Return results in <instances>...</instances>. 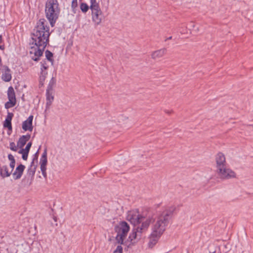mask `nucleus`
Instances as JSON below:
<instances>
[{
	"label": "nucleus",
	"instance_id": "f257e3e1",
	"mask_svg": "<svg viewBox=\"0 0 253 253\" xmlns=\"http://www.w3.org/2000/svg\"><path fill=\"white\" fill-rule=\"evenodd\" d=\"M175 210V207H170L158 216L157 221L152 226V232L150 235V241L148 243L150 248H153L157 243L166 230V227L169 223V219L172 217Z\"/></svg>",
	"mask_w": 253,
	"mask_h": 253
},
{
	"label": "nucleus",
	"instance_id": "f03ea898",
	"mask_svg": "<svg viewBox=\"0 0 253 253\" xmlns=\"http://www.w3.org/2000/svg\"><path fill=\"white\" fill-rule=\"evenodd\" d=\"M45 22L44 19H40L31 34L33 36L32 44H34L37 47L43 46V48H45L49 44L50 34L49 27L45 24Z\"/></svg>",
	"mask_w": 253,
	"mask_h": 253
},
{
	"label": "nucleus",
	"instance_id": "7ed1b4c3",
	"mask_svg": "<svg viewBox=\"0 0 253 253\" xmlns=\"http://www.w3.org/2000/svg\"><path fill=\"white\" fill-rule=\"evenodd\" d=\"M45 22L44 19H40L31 34L33 36L32 44H34L37 47L43 46V48H45L49 44L50 34L49 27L45 24Z\"/></svg>",
	"mask_w": 253,
	"mask_h": 253
},
{
	"label": "nucleus",
	"instance_id": "20e7f679",
	"mask_svg": "<svg viewBox=\"0 0 253 253\" xmlns=\"http://www.w3.org/2000/svg\"><path fill=\"white\" fill-rule=\"evenodd\" d=\"M145 218V217L144 216L139 214L138 209L128 211L126 218V220L133 224L134 227H136L142 222L140 226L139 225L136 227L139 230V232L146 231L150 224L154 221V219L152 217H149L145 221L142 222Z\"/></svg>",
	"mask_w": 253,
	"mask_h": 253
},
{
	"label": "nucleus",
	"instance_id": "39448f33",
	"mask_svg": "<svg viewBox=\"0 0 253 253\" xmlns=\"http://www.w3.org/2000/svg\"><path fill=\"white\" fill-rule=\"evenodd\" d=\"M218 173L222 179H230L236 177L235 172L230 169L225 167V157L224 155L219 152L215 158Z\"/></svg>",
	"mask_w": 253,
	"mask_h": 253
},
{
	"label": "nucleus",
	"instance_id": "423d86ee",
	"mask_svg": "<svg viewBox=\"0 0 253 253\" xmlns=\"http://www.w3.org/2000/svg\"><path fill=\"white\" fill-rule=\"evenodd\" d=\"M130 230L129 224L126 221H121L114 226V231L117 233L115 240L120 245H127V241H125Z\"/></svg>",
	"mask_w": 253,
	"mask_h": 253
},
{
	"label": "nucleus",
	"instance_id": "0eeeda50",
	"mask_svg": "<svg viewBox=\"0 0 253 253\" xmlns=\"http://www.w3.org/2000/svg\"><path fill=\"white\" fill-rule=\"evenodd\" d=\"M60 11V7L45 9V16L52 27L54 26L56 21L58 18Z\"/></svg>",
	"mask_w": 253,
	"mask_h": 253
},
{
	"label": "nucleus",
	"instance_id": "6e6552de",
	"mask_svg": "<svg viewBox=\"0 0 253 253\" xmlns=\"http://www.w3.org/2000/svg\"><path fill=\"white\" fill-rule=\"evenodd\" d=\"M139 232V230L136 227H134L132 229L131 232L129 234L127 239L126 241H127V245L126 246L127 247H129L131 245H133L138 241L137 239V235L138 232Z\"/></svg>",
	"mask_w": 253,
	"mask_h": 253
},
{
	"label": "nucleus",
	"instance_id": "1a4fd4ad",
	"mask_svg": "<svg viewBox=\"0 0 253 253\" xmlns=\"http://www.w3.org/2000/svg\"><path fill=\"white\" fill-rule=\"evenodd\" d=\"M2 74L1 75V79L5 82H9L12 79L11 71L10 69L6 65H2Z\"/></svg>",
	"mask_w": 253,
	"mask_h": 253
},
{
	"label": "nucleus",
	"instance_id": "9d476101",
	"mask_svg": "<svg viewBox=\"0 0 253 253\" xmlns=\"http://www.w3.org/2000/svg\"><path fill=\"white\" fill-rule=\"evenodd\" d=\"M34 116L33 115H30L27 118V119L24 121L22 125V129L25 131H32L33 129V120Z\"/></svg>",
	"mask_w": 253,
	"mask_h": 253
},
{
	"label": "nucleus",
	"instance_id": "9b49d317",
	"mask_svg": "<svg viewBox=\"0 0 253 253\" xmlns=\"http://www.w3.org/2000/svg\"><path fill=\"white\" fill-rule=\"evenodd\" d=\"M25 169V166L24 165H23L22 164H20L19 165H18L16 167L14 172L12 174L13 176V179L14 180H17V179H20L21 177V176L23 173Z\"/></svg>",
	"mask_w": 253,
	"mask_h": 253
},
{
	"label": "nucleus",
	"instance_id": "f8f14e48",
	"mask_svg": "<svg viewBox=\"0 0 253 253\" xmlns=\"http://www.w3.org/2000/svg\"><path fill=\"white\" fill-rule=\"evenodd\" d=\"M14 116V114L12 113H10L8 111L7 115L5 118V121L3 122V126L4 128H6L8 130H12V126L11 124V121Z\"/></svg>",
	"mask_w": 253,
	"mask_h": 253
},
{
	"label": "nucleus",
	"instance_id": "ddd939ff",
	"mask_svg": "<svg viewBox=\"0 0 253 253\" xmlns=\"http://www.w3.org/2000/svg\"><path fill=\"white\" fill-rule=\"evenodd\" d=\"M104 16L102 15V12L101 10H100L99 12L95 11L92 12V21L95 23V24H100Z\"/></svg>",
	"mask_w": 253,
	"mask_h": 253
},
{
	"label": "nucleus",
	"instance_id": "4468645a",
	"mask_svg": "<svg viewBox=\"0 0 253 253\" xmlns=\"http://www.w3.org/2000/svg\"><path fill=\"white\" fill-rule=\"evenodd\" d=\"M37 47L35 48V52L34 53V56L32 57V59L34 61L38 62L40 60V58L43 55V51L45 48H43V46Z\"/></svg>",
	"mask_w": 253,
	"mask_h": 253
},
{
	"label": "nucleus",
	"instance_id": "2eb2a0df",
	"mask_svg": "<svg viewBox=\"0 0 253 253\" xmlns=\"http://www.w3.org/2000/svg\"><path fill=\"white\" fill-rule=\"evenodd\" d=\"M30 137L31 135L29 134L21 136L17 141V147L20 148H23L26 144L27 142L29 141Z\"/></svg>",
	"mask_w": 253,
	"mask_h": 253
},
{
	"label": "nucleus",
	"instance_id": "dca6fc26",
	"mask_svg": "<svg viewBox=\"0 0 253 253\" xmlns=\"http://www.w3.org/2000/svg\"><path fill=\"white\" fill-rule=\"evenodd\" d=\"M53 90H46V108H47L51 105L54 100Z\"/></svg>",
	"mask_w": 253,
	"mask_h": 253
},
{
	"label": "nucleus",
	"instance_id": "f3484780",
	"mask_svg": "<svg viewBox=\"0 0 253 253\" xmlns=\"http://www.w3.org/2000/svg\"><path fill=\"white\" fill-rule=\"evenodd\" d=\"M12 173V171H9L8 167L6 165H4L2 167H0V175L2 178L9 177Z\"/></svg>",
	"mask_w": 253,
	"mask_h": 253
},
{
	"label": "nucleus",
	"instance_id": "a211bd4d",
	"mask_svg": "<svg viewBox=\"0 0 253 253\" xmlns=\"http://www.w3.org/2000/svg\"><path fill=\"white\" fill-rule=\"evenodd\" d=\"M37 165L34 167V168H28L27 169V176L28 179H30V184H31L34 180L35 174L36 172V169L37 168Z\"/></svg>",
	"mask_w": 253,
	"mask_h": 253
},
{
	"label": "nucleus",
	"instance_id": "6ab92c4d",
	"mask_svg": "<svg viewBox=\"0 0 253 253\" xmlns=\"http://www.w3.org/2000/svg\"><path fill=\"white\" fill-rule=\"evenodd\" d=\"M57 0H47L45 3V9L51 8H59Z\"/></svg>",
	"mask_w": 253,
	"mask_h": 253
},
{
	"label": "nucleus",
	"instance_id": "aec40b11",
	"mask_svg": "<svg viewBox=\"0 0 253 253\" xmlns=\"http://www.w3.org/2000/svg\"><path fill=\"white\" fill-rule=\"evenodd\" d=\"M89 8L91 9L92 12L95 11L99 12L100 10H101L99 3L96 1V0H90Z\"/></svg>",
	"mask_w": 253,
	"mask_h": 253
},
{
	"label": "nucleus",
	"instance_id": "412c9836",
	"mask_svg": "<svg viewBox=\"0 0 253 253\" xmlns=\"http://www.w3.org/2000/svg\"><path fill=\"white\" fill-rule=\"evenodd\" d=\"M166 48H162L153 52L152 53V58L156 59V58L162 57L166 52Z\"/></svg>",
	"mask_w": 253,
	"mask_h": 253
},
{
	"label": "nucleus",
	"instance_id": "4be33fe9",
	"mask_svg": "<svg viewBox=\"0 0 253 253\" xmlns=\"http://www.w3.org/2000/svg\"><path fill=\"white\" fill-rule=\"evenodd\" d=\"M7 97L8 99L16 101L15 93L14 88L12 86H10L8 88Z\"/></svg>",
	"mask_w": 253,
	"mask_h": 253
},
{
	"label": "nucleus",
	"instance_id": "5701e85b",
	"mask_svg": "<svg viewBox=\"0 0 253 253\" xmlns=\"http://www.w3.org/2000/svg\"><path fill=\"white\" fill-rule=\"evenodd\" d=\"M45 55L46 59L49 62H51V64L53 65L54 62L53 54L52 52L49 50H46L45 51Z\"/></svg>",
	"mask_w": 253,
	"mask_h": 253
},
{
	"label": "nucleus",
	"instance_id": "b1692460",
	"mask_svg": "<svg viewBox=\"0 0 253 253\" xmlns=\"http://www.w3.org/2000/svg\"><path fill=\"white\" fill-rule=\"evenodd\" d=\"M56 83V79L54 77H52L48 83L46 90H53V87L55 86Z\"/></svg>",
	"mask_w": 253,
	"mask_h": 253
},
{
	"label": "nucleus",
	"instance_id": "393cba45",
	"mask_svg": "<svg viewBox=\"0 0 253 253\" xmlns=\"http://www.w3.org/2000/svg\"><path fill=\"white\" fill-rule=\"evenodd\" d=\"M8 100V101L6 102L4 104V107L7 109L15 106L16 104V101Z\"/></svg>",
	"mask_w": 253,
	"mask_h": 253
},
{
	"label": "nucleus",
	"instance_id": "a878e982",
	"mask_svg": "<svg viewBox=\"0 0 253 253\" xmlns=\"http://www.w3.org/2000/svg\"><path fill=\"white\" fill-rule=\"evenodd\" d=\"M80 9L82 12L85 13L89 9V6L85 2H82L80 4Z\"/></svg>",
	"mask_w": 253,
	"mask_h": 253
},
{
	"label": "nucleus",
	"instance_id": "bb28decb",
	"mask_svg": "<svg viewBox=\"0 0 253 253\" xmlns=\"http://www.w3.org/2000/svg\"><path fill=\"white\" fill-rule=\"evenodd\" d=\"M41 70H47L48 68V66L47 65L46 62L45 60H42L41 62Z\"/></svg>",
	"mask_w": 253,
	"mask_h": 253
},
{
	"label": "nucleus",
	"instance_id": "cd10ccee",
	"mask_svg": "<svg viewBox=\"0 0 253 253\" xmlns=\"http://www.w3.org/2000/svg\"><path fill=\"white\" fill-rule=\"evenodd\" d=\"M10 145V149L13 151L16 152L18 150L17 146L15 145V144L14 142H11L9 144Z\"/></svg>",
	"mask_w": 253,
	"mask_h": 253
},
{
	"label": "nucleus",
	"instance_id": "c85d7f7f",
	"mask_svg": "<svg viewBox=\"0 0 253 253\" xmlns=\"http://www.w3.org/2000/svg\"><path fill=\"white\" fill-rule=\"evenodd\" d=\"M40 148H41V146L39 147V148L38 150V151H37V152L33 156V161H36V165H37L38 162V157H39V151Z\"/></svg>",
	"mask_w": 253,
	"mask_h": 253
},
{
	"label": "nucleus",
	"instance_id": "c756f323",
	"mask_svg": "<svg viewBox=\"0 0 253 253\" xmlns=\"http://www.w3.org/2000/svg\"><path fill=\"white\" fill-rule=\"evenodd\" d=\"M123 247L121 246V245H118L117 247V248L114 251L113 253H123Z\"/></svg>",
	"mask_w": 253,
	"mask_h": 253
},
{
	"label": "nucleus",
	"instance_id": "7c9ffc66",
	"mask_svg": "<svg viewBox=\"0 0 253 253\" xmlns=\"http://www.w3.org/2000/svg\"><path fill=\"white\" fill-rule=\"evenodd\" d=\"M78 6V1L77 0H72L71 2V8L73 11H74L75 9Z\"/></svg>",
	"mask_w": 253,
	"mask_h": 253
},
{
	"label": "nucleus",
	"instance_id": "2f4dec72",
	"mask_svg": "<svg viewBox=\"0 0 253 253\" xmlns=\"http://www.w3.org/2000/svg\"><path fill=\"white\" fill-rule=\"evenodd\" d=\"M47 159L40 160L41 167H46Z\"/></svg>",
	"mask_w": 253,
	"mask_h": 253
},
{
	"label": "nucleus",
	"instance_id": "473e14b6",
	"mask_svg": "<svg viewBox=\"0 0 253 253\" xmlns=\"http://www.w3.org/2000/svg\"><path fill=\"white\" fill-rule=\"evenodd\" d=\"M41 170L42 171V174L43 175L44 178L46 179L47 178V174L46 172V167H41Z\"/></svg>",
	"mask_w": 253,
	"mask_h": 253
},
{
	"label": "nucleus",
	"instance_id": "72a5a7b5",
	"mask_svg": "<svg viewBox=\"0 0 253 253\" xmlns=\"http://www.w3.org/2000/svg\"><path fill=\"white\" fill-rule=\"evenodd\" d=\"M32 142L31 141L28 142L25 148H24L25 149V151L26 152H28L29 153L30 149H31V147L32 146Z\"/></svg>",
	"mask_w": 253,
	"mask_h": 253
},
{
	"label": "nucleus",
	"instance_id": "f704fd0d",
	"mask_svg": "<svg viewBox=\"0 0 253 253\" xmlns=\"http://www.w3.org/2000/svg\"><path fill=\"white\" fill-rule=\"evenodd\" d=\"M43 159H47V149L45 148L43 152L42 153V155L41 158L40 160H43Z\"/></svg>",
	"mask_w": 253,
	"mask_h": 253
},
{
	"label": "nucleus",
	"instance_id": "c9c22d12",
	"mask_svg": "<svg viewBox=\"0 0 253 253\" xmlns=\"http://www.w3.org/2000/svg\"><path fill=\"white\" fill-rule=\"evenodd\" d=\"M29 152H25V153H23V154H22V158L24 161H27L28 157Z\"/></svg>",
	"mask_w": 253,
	"mask_h": 253
},
{
	"label": "nucleus",
	"instance_id": "e433bc0d",
	"mask_svg": "<svg viewBox=\"0 0 253 253\" xmlns=\"http://www.w3.org/2000/svg\"><path fill=\"white\" fill-rule=\"evenodd\" d=\"M8 160L10 162H11V161H13V162L15 161V160L12 154H9L8 155Z\"/></svg>",
	"mask_w": 253,
	"mask_h": 253
},
{
	"label": "nucleus",
	"instance_id": "4c0bfd02",
	"mask_svg": "<svg viewBox=\"0 0 253 253\" xmlns=\"http://www.w3.org/2000/svg\"><path fill=\"white\" fill-rule=\"evenodd\" d=\"M15 161L14 162H13V161H11L10 162V164H9V166L11 168V171H13L14 167H15Z\"/></svg>",
	"mask_w": 253,
	"mask_h": 253
},
{
	"label": "nucleus",
	"instance_id": "58836bf2",
	"mask_svg": "<svg viewBox=\"0 0 253 253\" xmlns=\"http://www.w3.org/2000/svg\"><path fill=\"white\" fill-rule=\"evenodd\" d=\"M46 78V77L45 76H43V75H40L39 78V82H44Z\"/></svg>",
	"mask_w": 253,
	"mask_h": 253
},
{
	"label": "nucleus",
	"instance_id": "ea45409f",
	"mask_svg": "<svg viewBox=\"0 0 253 253\" xmlns=\"http://www.w3.org/2000/svg\"><path fill=\"white\" fill-rule=\"evenodd\" d=\"M47 74V71L44 70H41L40 75H43V76H45L46 77V75Z\"/></svg>",
	"mask_w": 253,
	"mask_h": 253
},
{
	"label": "nucleus",
	"instance_id": "a19ab883",
	"mask_svg": "<svg viewBox=\"0 0 253 253\" xmlns=\"http://www.w3.org/2000/svg\"><path fill=\"white\" fill-rule=\"evenodd\" d=\"M35 163H36V161H33V160H32V161L31 163L30 166L29 168H31L32 169L34 168V167L36 166V165H35Z\"/></svg>",
	"mask_w": 253,
	"mask_h": 253
},
{
	"label": "nucleus",
	"instance_id": "79ce46f5",
	"mask_svg": "<svg viewBox=\"0 0 253 253\" xmlns=\"http://www.w3.org/2000/svg\"><path fill=\"white\" fill-rule=\"evenodd\" d=\"M143 232H138V235H137V239H138V240H140V239L141 238V237H142V233Z\"/></svg>",
	"mask_w": 253,
	"mask_h": 253
},
{
	"label": "nucleus",
	"instance_id": "37998d69",
	"mask_svg": "<svg viewBox=\"0 0 253 253\" xmlns=\"http://www.w3.org/2000/svg\"><path fill=\"white\" fill-rule=\"evenodd\" d=\"M25 149L22 148H20V150L18 151V153L23 154V153H25Z\"/></svg>",
	"mask_w": 253,
	"mask_h": 253
},
{
	"label": "nucleus",
	"instance_id": "c03bdc74",
	"mask_svg": "<svg viewBox=\"0 0 253 253\" xmlns=\"http://www.w3.org/2000/svg\"><path fill=\"white\" fill-rule=\"evenodd\" d=\"M189 26L190 27H192L193 28V29H194V28H195V26L194 25V23L193 22H191L189 25Z\"/></svg>",
	"mask_w": 253,
	"mask_h": 253
},
{
	"label": "nucleus",
	"instance_id": "a18cd8bd",
	"mask_svg": "<svg viewBox=\"0 0 253 253\" xmlns=\"http://www.w3.org/2000/svg\"><path fill=\"white\" fill-rule=\"evenodd\" d=\"M4 49H5V46H4V43H3L2 44H0V49L3 50Z\"/></svg>",
	"mask_w": 253,
	"mask_h": 253
},
{
	"label": "nucleus",
	"instance_id": "49530a36",
	"mask_svg": "<svg viewBox=\"0 0 253 253\" xmlns=\"http://www.w3.org/2000/svg\"><path fill=\"white\" fill-rule=\"evenodd\" d=\"M44 85V82H39V88L42 87Z\"/></svg>",
	"mask_w": 253,
	"mask_h": 253
},
{
	"label": "nucleus",
	"instance_id": "de8ad7c7",
	"mask_svg": "<svg viewBox=\"0 0 253 253\" xmlns=\"http://www.w3.org/2000/svg\"><path fill=\"white\" fill-rule=\"evenodd\" d=\"M3 43V41L2 39V37L1 35H0V44Z\"/></svg>",
	"mask_w": 253,
	"mask_h": 253
},
{
	"label": "nucleus",
	"instance_id": "09e8293b",
	"mask_svg": "<svg viewBox=\"0 0 253 253\" xmlns=\"http://www.w3.org/2000/svg\"><path fill=\"white\" fill-rule=\"evenodd\" d=\"M172 39V36H170L169 38H168L167 39H166V41H167V40H171Z\"/></svg>",
	"mask_w": 253,
	"mask_h": 253
},
{
	"label": "nucleus",
	"instance_id": "8fccbe9b",
	"mask_svg": "<svg viewBox=\"0 0 253 253\" xmlns=\"http://www.w3.org/2000/svg\"><path fill=\"white\" fill-rule=\"evenodd\" d=\"M53 219L56 222L57 220V218L56 216H53Z\"/></svg>",
	"mask_w": 253,
	"mask_h": 253
},
{
	"label": "nucleus",
	"instance_id": "3c124183",
	"mask_svg": "<svg viewBox=\"0 0 253 253\" xmlns=\"http://www.w3.org/2000/svg\"><path fill=\"white\" fill-rule=\"evenodd\" d=\"M166 113L169 114V113H170V112L168 111L166 112Z\"/></svg>",
	"mask_w": 253,
	"mask_h": 253
},
{
	"label": "nucleus",
	"instance_id": "603ef678",
	"mask_svg": "<svg viewBox=\"0 0 253 253\" xmlns=\"http://www.w3.org/2000/svg\"><path fill=\"white\" fill-rule=\"evenodd\" d=\"M30 54H32V51H30Z\"/></svg>",
	"mask_w": 253,
	"mask_h": 253
}]
</instances>
